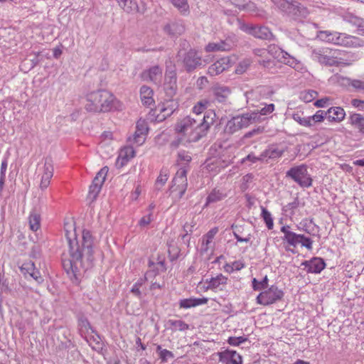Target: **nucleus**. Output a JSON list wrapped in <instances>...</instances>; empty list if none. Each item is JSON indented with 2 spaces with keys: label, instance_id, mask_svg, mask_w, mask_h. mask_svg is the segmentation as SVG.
Masks as SVG:
<instances>
[{
  "label": "nucleus",
  "instance_id": "f257e3e1",
  "mask_svg": "<svg viewBox=\"0 0 364 364\" xmlns=\"http://www.w3.org/2000/svg\"><path fill=\"white\" fill-rule=\"evenodd\" d=\"M65 232L68 247L63 254L62 264L68 275L77 279L82 272L93 266L95 249L94 238L90 231L84 230L80 243L73 225H65Z\"/></svg>",
  "mask_w": 364,
  "mask_h": 364
},
{
  "label": "nucleus",
  "instance_id": "f03ea898",
  "mask_svg": "<svg viewBox=\"0 0 364 364\" xmlns=\"http://www.w3.org/2000/svg\"><path fill=\"white\" fill-rule=\"evenodd\" d=\"M215 117V113L210 110L203 117L186 116L178 120L174 127L176 139L171 142V145L177 147L180 144L186 145L199 141L206 134Z\"/></svg>",
  "mask_w": 364,
  "mask_h": 364
},
{
  "label": "nucleus",
  "instance_id": "7ed1b4c3",
  "mask_svg": "<svg viewBox=\"0 0 364 364\" xmlns=\"http://www.w3.org/2000/svg\"><path fill=\"white\" fill-rule=\"evenodd\" d=\"M122 103L109 92L98 90L85 95V109L90 112H107L121 109Z\"/></svg>",
  "mask_w": 364,
  "mask_h": 364
},
{
  "label": "nucleus",
  "instance_id": "20e7f679",
  "mask_svg": "<svg viewBox=\"0 0 364 364\" xmlns=\"http://www.w3.org/2000/svg\"><path fill=\"white\" fill-rule=\"evenodd\" d=\"M259 120V115L256 112H247L232 117L225 127V132L234 134L239 130L249 127Z\"/></svg>",
  "mask_w": 364,
  "mask_h": 364
},
{
  "label": "nucleus",
  "instance_id": "39448f33",
  "mask_svg": "<svg viewBox=\"0 0 364 364\" xmlns=\"http://www.w3.org/2000/svg\"><path fill=\"white\" fill-rule=\"evenodd\" d=\"M339 50L328 48H319L314 49L311 52V58L321 65L324 66H339L345 64L342 58H338Z\"/></svg>",
  "mask_w": 364,
  "mask_h": 364
},
{
  "label": "nucleus",
  "instance_id": "423d86ee",
  "mask_svg": "<svg viewBox=\"0 0 364 364\" xmlns=\"http://www.w3.org/2000/svg\"><path fill=\"white\" fill-rule=\"evenodd\" d=\"M297 31H299L301 36L309 39L314 38V36H316L321 41L331 43L332 38H334V34H336V31H318L316 24L311 23H304L303 22L299 26V28L297 29Z\"/></svg>",
  "mask_w": 364,
  "mask_h": 364
},
{
  "label": "nucleus",
  "instance_id": "0eeeda50",
  "mask_svg": "<svg viewBox=\"0 0 364 364\" xmlns=\"http://www.w3.org/2000/svg\"><path fill=\"white\" fill-rule=\"evenodd\" d=\"M38 174L41 176L40 188L46 189L50 183L53 176V161L50 157H46L44 161L38 164Z\"/></svg>",
  "mask_w": 364,
  "mask_h": 364
},
{
  "label": "nucleus",
  "instance_id": "6e6552de",
  "mask_svg": "<svg viewBox=\"0 0 364 364\" xmlns=\"http://www.w3.org/2000/svg\"><path fill=\"white\" fill-rule=\"evenodd\" d=\"M331 43L346 48H360L364 46V40L345 33L336 32Z\"/></svg>",
  "mask_w": 364,
  "mask_h": 364
},
{
  "label": "nucleus",
  "instance_id": "1a4fd4ad",
  "mask_svg": "<svg viewBox=\"0 0 364 364\" xmlns=\"http://www.w3.org/2000/svg\"><path fill=\"white\" fill-rule=\"evenodd\" d=\"M283 291L276 286H271L269 289L260 292L257 296V302L263 306H268L276 303L283 296Z\"/></svg>",
  "mask_w": 364,
  "mask_h": 364
},
{
  "label": "nucleus",
  "instance_id": "9d476101",
  "mask_svg": "<svg viewBox=\"0 0 364 364\" xmlns=\"http://www.w3.org/2000/svg\"><path fill=\"white\" fill-rule=\"evenodd\" d=\"M240 28L255 38L264 39V40H269L272 37V33L269 29V28L266 26H255L252 24H246V23H240Z\"/></svg>",
  "mask_w": 364,
  "mask_h": 364
},
{
  "label": "nucleus",
  "instance_id": "9b49d317",
  "mask_svg": "<svg viewBox=\"0 0 364 364\" xmlns=\"http://www.w3.org/2000/svg\"><path fill=\"white\" fill-rule=\"evenodd\" d=\"M234 64L230 57H223L210 65L208 69V74L210 76L218 75L228 70Z\"/></svg>",
  "mask_w": 364,
  "mask_h": 364
},
{
  "label": "nucleus",
  "instance_id": "f8f14e48",
  "mask_svg": "<svg viewBox=\"0 0 364 364\" xmlns=\"http://www.w3.org/2000/svg\"><path fill=\"white\" fill-rule=\"evenodd\" d=\"M325 267L326 263L321 257H313L301 262V269L305 274H319Z\"/></svg>",
  "mask_w": 364,
  "mask_h": 364
},
{
  "label": "nucleus",
  "instance_id": "ddd939ff",
  "mask_svg": "<svg viewBox=\"0 0 364 364\" xmlns=\"http://www.w3.org/2000/svg\"><path fill=\"white\" fill-rule=\"evenodd\" d=\"M183 63L186 70L190 72L202 65L203 60L196 50L191 49L184 54Z\"/></svg>",
  "mask_w": 364,
  "mask_h": 364
},
{
  "label": "nucleus",
  "instance_id": "4468645a",
  "mask_svg": "<svg viewBox=\"0 0 364 364\" xmlns=\"http://www.w3.org/2000/svg\"><path fill=\"white\" fill-rule=\"evenodd\" d=\"M107 167L102 168L96 175L89 189V196L93 199L96 198L100 193L102 186L105 182L107 173Z\"/></svg>",
  "mask_w": 364,
  "mask_h": 364
},
{
  "label": "nucleus",
  "instance_id": "2eb2a0df",
  "mask_svg": "<svg viewBox=\"0 0 364 364\" xmlns=\"http://www.w3.org/2000/svg\"><path fill=\"white\" fill-rule=\"evenodd\" d=\"M163 70L159 65H154L141 73V77L144 81L151 82L156 85L161 84Z\"/></svg>",
  "mask_w": 364,
  "mask_h": 364
},
{
  "label": "nucleus",
  "instance_id": "dca6fc26",
  "mask_svg": "<svg viewBox=\"0 0 364 364\" xmlns=\"http://www.w3.org/2000/svg\"><path fill=\"white\" fill-rule=\"evenodd\" d=\"M164 90L168 96H173L177 90V77L175 70H167L164 83Z\"/></svg>",
  "mask_w": 364,
  "mask_h": 364
},
{
  "label": "nucleus",
  "instance_id": "f3484780",
  "mask_svg": "<svg viewBox=\"0 0 364 364\" xmlns=\"http://www.w3.org/2000/svg\"><path fill=\"white\" fill-rule=\"evenodd\" d=\"M178 107V102L174 100H167L158 105L157 110L159 112L158 117L163 120L171 116Z\"/></svg>",
  "mask_w": 364,
  "mask_h": 364
},
{
  "label": "nucleus",
  "instance_id": "a211bd4d",
  "mask_svg": "<svg viewBox=\"0 0 364 364\" xmlns=\"http://www.w3.org/2000/svg\"><path fill=\"white\" fill-rule=\"evenodd\" d=\"M173 183L174 186L172 188V191H178L179 197H182L187 187L186 171L185 169L181 168L176 173L173 178Z\"/></svg>",
  "mask_w": 364,
  "mask_h": 364
},
{
  "label": "nucleus",
  "instance_id": "6ab92c4d",
  "mask_svg": "<svg viewBox=\"0 0 364 364\" xmlns=\"http://www.w3.org/2000/svg\"><path fill=\"white\" fill-rule=\"evenodd\" d=\"M219 360L223 364H242V356L232 350H226L219 353Z\"/></svg>",
  "mask_w": 364,
  "mask_h": 364
},
{
  "label": "nucleus",
  "instance_id": "aec40b11",
  "mask_svg": "<svg viewBox=\"0 0 364 364\" xmlns=\"http://www.w3.org/2000/svg\"><path fill=\"white\" fill-rule=\"evenodd\" d=\"M228 282V277L222 274H219L214 277L205 280L208 284L206 289H211L214 291H223Z\"/></svg>",
  "mask_w": 364,
  "mask_h": 364
},
{
  "label": "nucleus",
  "instance_id": "412c9836",
  "mask_svg": "<svg viewBox=\"0 0 364 364\" xmlns=\"http://www.w3.org/2000/svg\"><path fill=\"white\" fill-rule=\"evenodd\" d=\"M212 92L215 101L220 103H224L230 95L231 90L228 86L215 85L212 88Z\"/></svg>",
  "mask_w": 364,
  "mask_h": 364
},
{
  "label": "nucleus",
  "instance_id": "4be33fe9",
  "mask_svg": "<svg viewBox=\"0 0 364 364\" xmlns=\"http://www.w3.org/2000/svg\"><path fill=\"white\" fill-rule=\"evenodd\" d=\"M284 149L277 145L272 144L262 152V161L267 162L269 160L276 159L282 156Z\"/></svg>",
  "mask_w": 364,
  "mask_h": 364
},
{
  "label": "nucleus",
  "instance_id": "5701e85b",
  "mask_svg": "<svg viewBox=\"0 0 364 364\" xmlns=\"http://www.w3.org/2000/svg\"><path fill=\"white\" fill-rule=\"evenodd\" d=\"M297 183L301 187L308 188L312 184L311 175L308 173L307 167L304 165L297 166Z\"/></svg>",
  "mask_w": 364,
  "mask_h": 364
},
{
  "label": "nucleus",
  "instance_id": "b1692460",
  "mask_svg": "<svg viewBox=\"0 0 364 364\" xmlns=\"http://www.w3.org/2000/svg\"><path fill=\"white\" fill-rule=\"evenodd\" d=\"M268 53L277 59L278 61L289 65L291 61L294 60L289 53L277 46H270Z\"/></svg>",
  "mask_w": 364,
  "mask_h": 364
},
{
  "label": "nucleus",
  "instance_id": "393cba45",
  "mask_svg": "<svg viewBox=\"0 0 364 364\" xmlns=\"http://www.w3.org/2000/svg\"><path fill=\"white\" fill-rule=\"evenodd\" d=\"M135 154L136 152L132 145L124 146L119 151L117 159V164L121 166L126 165L130 159L135 156Z\"/></svg>",
  "mask_w": 364,
  "mask_h": 364
},
{
  "label": "nucleus",
  "instance_id": "a878e982",
  "mask_svg": "<svg viewBox=\"0 0 364 364\" xmlns=\"http://www.w3.org/2000/svg\"><path fill=\"white\" fill-rule=\"evenodd\" d=\"M208 301V299L203 298H187L183 299L179 301V307L181 309H190L196 307L200 305L206 304Z\"/></svg>",
  "mask_w": 364,
  "mask_h": 364
},
{
  "label": "nucleus",
  "instance_id": "bb28decb",
  "mask_svg": "<svg viewBox=\"0 0 364 364\" xmlns=\"http://www.w3.org/2000/svg\"><path fill=\"white\" fill-rule=\"evenodd\" d=\"M164 32L171 36H178L184 31V26L179 21H171L164 27Z\"/></svg>",
  "mask_w": 364,
  "mask_h": 364
},
{
  "label": "nucleus",
  "instance_id": "cd10ccee",
  "mask_svg": "<svg viewBox=\"0 0 364 364\" xmlns=\"http://www.w3.org/2000/svg\"><path fill=\"white\" fill-rule=\"evenodd\" d=\"M346 112L341 107H333L327 110V119L331 122H340L345 118Z\"/></svg>",
  "mask_w": 364,
  "mask_h": 364
},
{
  "label": "nucleus",
  "instance_id": "c85d7f7f",
  "mask_svg": "<svg viewBox=\"0 0 364 364\" xmlns=\"http://www.w3.org/2000/svg\"><path fill=\"white\" fill-rule=\"evenodd\" d=\"M140 98L144 105L149 107L154 102L152 89L146 85H143L140 88Z\"/></svg>",
  "mask_w": 364,
  "mask_h": 364
},
{
  "label": "nucleus",
  "instance_id": "c756f323",
  "mask_svg": "<svg viewBox=\"0 0 364 364\" xmlns=\"http://www.w3.org/2000/svg\"><path fill=\"white\" fill-rule=\"evenodd\" d=\"M231 48V45L226 41H220L219 42L208 43L205 47L206 52L226 51Z\"/></svg>",
  "mask_w": 364,
  "mask_h": 364
},
{
  "label": "nucleus",
  "instance_id": "7c9ffc66",
  "mask_svg": "<svg viewBox=\"0 0 364 364\" xmlns=\"http://www.w3.org/2000/svg\"><path fill=\"white\" fill-rule=\"evenodd\" d=\"M287 15L294 14L296 6L293 0H272Z\"/></svg>",
  "mask_w": 364,
  "mask_h": 364
},
{
  "label": "nucleus",
  "instance_id": "2f4dec72",
  "mask_svg": "<svg viewBox=\"0 0 364 364\" xmlns=\"http://www.w3.org/2000/svg\"><path fill=\"white\" fill-rule=\"evenodd\" d=\"M228 194L223 189L214 188L208 196L205 206L210 203H216L227 197Z\"/></svg>",
  "mask_w": 364,
  "mask_h": 364
},
{
  "label": "nucleus",
  "instance_id": "473e14b6",
  "mask_svg": "<svg viewBox=\"0 0 364 364\" xmlns=\"http://www.w3.org/2000/svg\"><path fill=\"white\" fill-rule=\"evenodd\" d=\"M349 122L364 135V117L360 114L353 113L349 117Z\"/></svg>",
  "mask_w": 364,
  "mask_h": 364
},
{
  "label": "nucleus",
  "instance_id": "72a5a7b5",
  "mask_svg": "<svg viewBox=\"0 0 364 364\" xmlns=\"http://www.w3.org/2000/svg\"><path fill=\"white\" fill-rule=\"evenodd\" d=\"M90 346L98 353H102V350L105 348V343L101 337L95 333L90 336L87 340Z\"/></svg>",
  "mask_w": 364,
  "mask_h": 364
},
{
  "label": "nucleus",
  "instance_id": "f704fd0d",
  "mask_svg": "<svg viewBox=\"0 0 364 364\" xmlns=\"http://www.w3.org/2000/svg\"><path fill=\"white\" fill-rule=\"evenodd\" d=\"M41 215L36 210L30 213L28 216V224L32 231H37L41 227Z\"/></svg>",
  "mask_w": 364,
  "mask_h": 364
},
{
  "label": "nucleus",
  "instance_id": "c9c22d12",
  "mask_svg": "<svg viewBox=\"0 0 364 364\" xmlns=\"http://www.w3.org/2000/svg\"><path fill=\"white\" fill-rule=\"evenodd\" d=\"M218 232V228L215 227L211 228L203 237L202 246L204 250L207 251L209 249L210 245L212 243L216 234Z\"/></svg>",
  "mask_w": 364,
  "mask_h": 364
},
{
  "label": "nucleus",
  "instance_id": "e433bc0d",
  "mask_svg": "<svg viewBox=\"0 0 364 364\" xmlns=\"http://www.w3.org/2000/svg\"><path fill=\"white\" fill-rule=\"evenodd\" d=\"M224 167L223 162L220 159H215L206 164L208 171L213 175L218 173Z\"/></svg>",
  "mask_w": 364,
  "mask_h": 364
},
{
  "label": "nucleus",
  "instance_id": "4c0bfd02",
  "mask_svg": "<svg viewBox=\"0 0 364 364\" xmlns=\"http://www.w3.org/2000/svg\"><path fill=\"white\" fill-rule=\"evenodd\" d=\"M245 267L243 260H237L231 263H226L223 266L224 271L227 273L231 274L235 271H240Z\"/></svg>",
  "mask_w": 364,
  "mask_h": 364
},
{
  "label": "nucleus",
  "instance_id": "58836bf2",
  "mask_svg": "<svg viewBox=\"0 0 364 364\" xmlns=\"http://www.w3.org/2000/svg\"><path fill=\"white\" fill-rule=\"evenodd\" d=\"M167 324L173 331H184L189 328L188 324H187L182 320L169 319L167 321Z\"/></svg>",
  "mask_w": 364,
  "mask_h": 364
},
{
  "label": "nucleus",
  "instance_id": "ea45409f",
  "mask_svg": "<svg viewBox=\"0 0 364 364\" xmlns=\"http://www.w3.org/2000/svg\"><path fill=\"white\" fill-rule=\"evenodd\" d=\"M119 6L126 12L130 13L137 9L136 3L134 0H116Z\"/></svg>",
  "mask_w": 364,
  "mask_h": 364
},
{
  "label": "nucleus",
  "instance_id": "a19ab883",
  "mask_svg": "<svg viewBox=\"0 0 364 364\" xmlns=\"http://www.w3.org/2000/svg\"><path fill=\"white\" fill-rule=\"evenodd\" d=\"M209 102L203 100L198 102L193 107V112L196 115V117H202L200 114L207 109Z\"/></svg>",
  "mask_w": 364,
  "mask_h": 364
},
{
  "label": "nucleus",
  "instance_id": "79ce46f5",
  "mask_svg": "<svg viewBox=\"0 0 364 364\" xmlns=\"http://www.w3.org/2000/svg\"><path fill=\"white\" fill-rule=\"evenodd\" d=\"M146 135L140 134L138 132H134L132 136L128 138V141L132 146L135 145L136 146L142 145L146 140Z\"/></svg>",
  "mask_w": 364,
  "mask_h": 364
},
{
  "label": "nucleus",
  "instance_id": "37998d69",
  "mask_svg": "<svg viewBox=\"0 0 364 364\" xmlns=\"http://www.w3.org/2000/svg\"><path fill=\"white\" fill-rule=\"evenodd\" d=\"M318 95V92L313 90H304L300 92L299 98L306 103L311 102Z\"/></svg>",
  "mask_w": 364,
  "mask_h": 364
},
{
  "label": "nucleus",
  "instance_id": "c03bdc74",
  "mask_svg": "<svg viewBox=\"0 0 364 364\" xmlns=\"http://www.w3.org/2000/svg\"><path fill=\"white\" fill-rule=\"evenodd\" d=\"M297 244H301V247H306L309 250H311L313 248V240L304 235L297 234Z\"/></svg>",
  "mask_w": 364,
  "mask_h": 364
},
{
  "label": "nucleus",
  "instance_id": "a18cd8bd",
  "mask_svg": "<svg viewBox=\"0 0 364 364\" xmlns=\"http://www.w3.org/2000/svg\"><path fill=\"white\" fill-rule=\"evenodd\" d=\"M268 281L267 276H265L261 281L254 278L252 281L253 289L258 291L266 289L268 286Z\"/></svg>",
  "mask_w": 364,
  "mask_h": 364
},
{
  "label": "nucleus",
  "instance_id": "49530a36",
  "mask_svg": "<svg viewBox=\"0 0 364 364\" xmlns=\"http://www.w3.org/2000/svg\"><path fill=\"white\" fill-rule=\"evenodd\" d=\"M262 217L266 223V225L269 230H272L274 226L273 219L271 213L265 208L262 207Z\"/></svg>",
  "mask_w": 364,
  "mask_h": 364
},
{
  "label": "nucleus",
  "instance_id": "de8ad7c7",
  "mask_svg": "<svg viewBox=\"0 0 364 364\" xmlns=\"http://www.w3.org/2000/svg\"><path fill=\"white\" fill-rule=\"evenodd\" d=\"M180 12L186 13L188 11L189 6L187 0H170Z\"/></svg>",
  "mask_w": 364,
  "mask_h": 364
},
{
  "label": "nucleus",
  "instance_id": "09e8293b",
  "mask_svg": "<svg viewBox=\"0 0 364 364\" xmlns=\"http://www.w3.org/2000/svg\"><path fill=\"white\" fill-rule=\"evenodd\" d=\"M191 161V156L186 151H180L178 153L177 162L178 164L186 165Z\"/></svg>",
  "mask_w": 364,
  "mask_h": 364
},
{
  "label": "nucleus",
  "instance_id": "8fccbe9b",
  "mask_svg": "<svg viewBox=\"0 0 364 364\" xmlns=\"http://www.w3.org/2000/svg\"><path fill=\"white\" fill-rule=\"evenodd\" d=\"M154 215L145 213L143 217L139 220L138 225L141 228H146L154 220Z\"/></svg>",
  "mask_w": 364,
  "mask_h": 364
},
{
  "label": "nucleus",
  "instance_id": "3c124183",
  "mask_svg": "<svg viewBox=\"0 0 364 364\" xmlns=\"http://www.w3.org/2000/svg\"><path fill=\"white\" fill-rule=\"evenodd\" d=\"M347 21L358 27V28L360 31L363 30L364 26H363V20L360 18H358L353 15H350L347 16Z\"/></svg>",
  "mask_w": 364,
  "mask_h": 364
},
{
  "label": "nucleus",
  "instance_id": "603ef678",
  "mask_svg": "<svg viewBox=\"0 0 364 364\" xmlns=\"http://www.w3.org/2000/svg\"><path fill=\"white\" fill-rule=\"evenodd\" d=\"M250 63V59H245L240 61L235 69V73L239 75L244 73L249 68Z\"/></svg>",
  "mask_w": 364,
  "mask_h": 364
},
{
  "label": "nucleus",
  "instance_id": "864d4df0",
  "mask_svg": "<svg viewBox=\"0 0 364 364\" xmlns=\"http://www.w3.org/2000/svg\"><path fill=\"white\" fill-rule=\"evenodd\" d=\"M274 110V104H269L266 105L263 108H262L259 111L256 112L259 115V120L258 122H260L262 120L261 117L270 114L272 113ZM253 112H255L254 111Z\"/></svg>",
  "mask_w": 364,
  "mask_h": 364
},
{
  "label": "nucleus",
  "instance_id": "5fc2aeb1",
  "mask_svg": "<svg viewBox=\"0 0 364 364\" xmlns=\"http://www.w3.org/2000/svg\"><path fill=\"white\" fill-rule=\"evenodd\" d=\"M311 117L314 124L316 122H321L323 121L325 118H327V111L318 110L316 114Z\"/></svg>",
  "mask_w": 364,
  "mask_h": 364
},
{
  "label": "nucleus",
  "instance_id": "6e6d98bb",
  "mask_svg": "<svg viewBox=\"0 0 364 364\" xmlns=\"http://www.w3.org/2000/svg\"><path fill=\"white\" fill-rule=\"evenodd\" d=\"M247 161L250 162V164H255L257 161H262V154L259 156H256L254 154L251 153L241 160L242 164H245Z\"/></svg>",
  "mask_w": 364,
  "mask_h": 364
},
{
  "label": "nucleus",
  "instance_id": "4d7b16f0",
  "mask_svg": "<svg viewBox=\"0 0 364 364\" xmlns=\"http://www.w3.org/2000/svg\"><path fill=\"white\" fill-rule=\"evenodd\" d=\"M159 359L162 363H167L169 359H172L174 358L173 353L166 349L161 351V354L159 355Z\"/></svg>",
  "mask_w": 364,
  "mask_h": 364
},
{
  "label": "nucleus",
  "instance_id": "13d9d810",
  "mask_svg": "<svg viewBox=\"0 0 364 364\" xmlns=\"http://www.w3.org/2000/svg\"><path fill=\"white\" fill-rule=\"evenodd\" d=\"M136 132L146 136L148 132V127L146 122L144 120L140 119L136 122Z\"/></svg>",
  "mask_w": 364,
  "mask_h": 364
},
{
  "label": "nucleus",
  "instance_id": "bf43d9fd",
  "mask_svg": "<svg viewBox=\"0 0 364 364\" xmlns=\"http://www.w3.org/2000/svg\"><path fill=\"white\" fill-rule=\"evenodd\" d=\"M247 341V338L244 336H238V337H229L228 340V343L232 346H237L241 343H245Z\"/></svg>",
  "mask_w": 364,
  "mask_h": 364
},
{
  "label": "nucleus",
  "instance_id": "052dcab7",
  "mask_svg": "<svg viewBox=\"0 0 364 364\" xmlns=\"http://www.w3.org/2000/svg\"><path fill=\"white\" fill-rule=\"evenodd\" d=\"M35 269L34 263L32 262H26L22 264L21 271L24 274H29V272H33Z\"/></svg>",
  "mask_w": 364,
  "mask_h": 364
},
{
  "label": "nucleus",
  "instance_id": "680f3d73",
  "mask_svg": "<svg viewBox=\"0 0 364 364\" xmlns=\"http://www.w3.org/2000/svg\"><path fill=\"white\" fill-rule=\"evenodd\" d=\"M284 240L289 245L294 247H296V233L293 232L287 233V235H284Z\"/></svg>",
  "mask_w": 364,
  "mask_h": 364
},
{
  "label": "nucleus",
  "instance_id": "e2e57ef3",
  "mask_svg": "<svg viewBox=\"0 0 364 364\" xmlns=\"http://www.w3.org/2000/svg\"><path fill=\"white\" fill-rule=\"evenodd\" d=\"M168 180V175L166 173L161 172L156 181V186H163Z\"/></svg>",
  "mask_w": 364,
  "mask_h": 364
},
{
  "label": "nucleus",
  "instance_id": "0e129e2a",
  "mask_svg": "<svg viewBox=\"0 0 364 364\" xmlns=\"http://www.w3.org/2000/svg\"><path fill=\"white\" fill-rule=\"evenodd\" d=\"M155 273L152 271L146 272L144 278H140L134 284H138V287H141L144 284V281H149L150 278L154 277Z\"/></svg>",
  "mask_w": 364,
  "mask_h": 364
},
{
  "label": "nucleus",
  "instance_id": "69168bd1",
  "mask_svg": "<svg viewBox=\"0 0 364 364\" xmlns=\"http://www.w3.org/2000/svg\"><path fill=\"white\" fill-rule=\"evenodd\" d=\"M312 225V221L309 220L307 219L301 221L299 223V225H297L298 229H302L304 231L309 232L310 231V227Z\"/></svg>",
  "mask_w": 364,
  "mask_h": 364
},
{
  "label": "nucleus",
  "instance_id": "338daca9",
  "mask_svg": "<svg viewBox=\"0 0 364 364\" xmlns=\"http://www.w3.org/2000/svg\"><path fill=\"white\" fill-rule=\"evenodd\" d=\"M8 166V156H4L1 164V168H0V176L6 177V173L7 170Z\"/></svg>",
  "mask_w": 364,
  "mask_h": 364
},
{
  "label": "nucleus",
  "instance_id": "774afa93",
  "mask_svg": "<svg viewBox=\"0 0 364 364\" xmlns=\"http://www.w3.org/2000/svg\"><path fill=\"white\" fill-rule=\"evenodd\" d=\"M297 122H299L300 124L305 126V127H311L314 125V123L312 122L311 117H298L297 118Z\"/></svg>",
  "mask_w": 364,
  "mask_h": 364
}]
</instances>
